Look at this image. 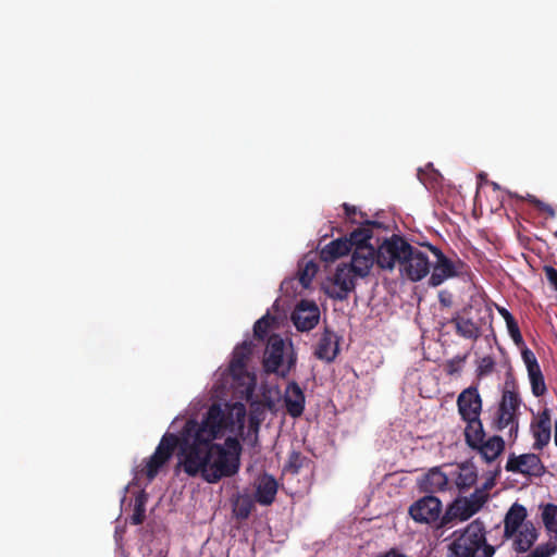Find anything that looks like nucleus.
Returning a JSON list of instances; mask_svg holds the SVG:
<instances>
[{"instance_id":"nucleus-6","label":"nucleus","mask_w":557,"mask_h":557,"mask_svg":"<svg viewBox=\"0 0 557 557\" xmlns=\"http://www.w3.org/2000/svg\"><path fill=\"white\" fill-rule=\"evenodd\" d=\"M409 247V243L399 235L385 238L376 249V265L381 270L392 271L397 264L401 268L403 257Z\"/></svg>"},{"instance_id":"nucleus-29","label":"nucleus","mask_w":557,"mask_h":557,"mask_svg":"<svg viewBox=\"0 0 557 557\" xmlns=\"http://www.w3.org/2000/svg\"><path fill=\"white\" fill-rule=\"evenodd\" d=\"M148 502V494L145 491L137 493L134 499L133 515L131 516V523L134 525L141 524L146 519V504Z\"/></svg>"},{"instance_id":"nucleus-4","label":"nucleus","mask_w":557,"mask_h":557,"mask_svg":"<svg viewBox=\"0 0 557 557\" xmlns=\"http://www.w3.org/2000/svg\"><path fill=\"white\" fill-rule=\"evenodd\" d=\"M253 344L251 341H244L237 345L232 354L228 368L226 369V381L232 380L233 387L240 388V394L247 396L253 393L256 377L247 370V361L252 354Z\"/></svg>"},{"instance_id":"nucleus-34","label":"nucleus","mask_w":557,"mask_h":557,"mask_svg":"<svg viewBox=\"0 0 557 557\" xmlns=\"http://www.w3.org/2000/svg\"><path fill=\"white\" fill-rule=\"evenodd\" d=\"M317 272L318 265L312 261L307 262L305 267L299 271L300 284L306 288L309 287Z\"/></svg>"},{"instance_id":"nucleus-51","label":"nucleus","mask_w":557,"mask_h":557,"mask_svg":"<svg viewBox=\"0 0 557 557\" xmlns=\"http://www.w3.org/2000/svg\"><path fill=\"white\" fill-rule=\"evenodd\" d=\"M423 174H424V171L420 169V170L418 171V176H419V180H420V181H423Z\"/></svg>"},{"instance_id":"nucleus-15","label":"nucleus","mask_w":557,"mask_h":557,"mask_svg":"<svg viewBox=\"0 0 557 557\" xmlns=\"http://www.w3.org/2000/svg\"><path fill=\"white\" fill-rule=\"evenodd\" d=\"M374 263L376 264V250L374 247L359 246L354 249L348 267L355 272V275L363 278L370 274Z\"/></svg>"},{"instance_id":"nucleus-33","label":"nucleus","mask_w":557,"mask_h":557,"mask_svg":"<svg viewBox=\"0 0 557 557\" xmlns=\"http://www.w3.org/2000/svg\"><path fill=\"white\" fill-rule=\"evenodd\" d=\"M274 320L269 313L256 321L253 325V336L257 339L263 341L268 335L271 322Z\"/></svg>"},{"instance_id":"nucleus-3","label":"nucleus","mask_w":557,"mask_h":557,"mask_svg":"<svg viewBox=\"0 0 557 557\" xmlns=\"http://www.w3.org/2000/svg\"><path fill=\"white\" fill-rule=\"evenodd\" d=\"M449 544L453 557H493L496 548L487 543L486 529L483 521L475 519L470 522Z\"/></svg>"},{"instance_id":"nucleus-41","label":"nucleus","mask_w":557,"mask_h":557,"mask_svg":"<svg viewBox=\"0 0 557 557\" xmlns=\"http://www.w3.org/2000/svg\"><path fill=\"white\" fill-rule=\"evenodd\" d=\"M543 271L549 285L557 292V269L552 265H544Z\"/></svg>"},{"instance_id":"nucleus-9","label":"nucleus","mask_w":557,"mask_h":557,"mask_svg":"<svg viewBox=\"0 0 557 557\" xmlns=\"http://www.w3.org/2000/svg\"><path fill=\"white\" fill-rule=\"evenodd\" d=\"M505 469L508 472L535 478L542 476L546 471L545 466L536 454H522L519 456L511 454L508 457Z\"/></svg>"},{"instance_id":"nucleus-31","label":"nucleus","mask_w":557,"mask_h":557,"mask_svg":"<svg viewBox=\"0 0 557 557\" xmlns=\"http://www.w3.org/2000/svg\"><path fill=\"white\" fill-rule=\"evenodd\" d=\"M531 391L535 397H541L547 392V387L545 384L544 375L542 373L541 367H536L535 369H530L528 371Z\"/></svg>"},{"instance_id":"nucleus-13","label":"nucleus","mask_w":557,"mask_h":557,"mask_svg":"<svg viewBox=\"0 0 557 557\" xmlns=\"http://www.w3.org/2000/svg\"><path fill=\"white\" fill-rule=\"evenodd\" d=\"M426 248L436 258L433 264V271L429 280V284L431 286H438L445 280L456 276L458 274L455 263L450 259H448L440 248L432 246L430 244L426 245Z\"/></svg>"},{"instance_id":"nucleus-30","label":"nucleus","mask_w":557,"mask_h":557,"mask_svg":"<svg viewBox=\"0 0 557 557\" xmlns=\"http://www.w3.org/2000/svg\"><path fill=\"white\" fill-rule=\"evenodd\" d=\"M253 508V500L249 495H238L233 502V512L240 520L247 519Z\"/></svg>"},{"instance_id":"nucleus-28","label":"nucleus","mask_w":557,"mask_h":557,"mask_svg":"<svg viewBox=\"0 0 557 557\" xmlns=\"http://www.w3.org/2000/svg\"><path fill=\"white\" fill-rule=\"evenodd\" d=\"M539 508L546 531L553 534L555 542H557V505L552 503L541 504Z\"/></svg>"},{"instance_id":"nucleus-24","label":"nucleus","mask_w":557,"mask_h":557,"mask_svg":"<svg viewBox=\"0 0 557 557\" xmlns=\"http://www.w3.org/2000/svg\"><path fill=\"white\" fill-rule=\"evenodd\" d=\"M493 424L497 431L508 429L509 437L516 440L519 431V414L507 412L505 407L502 410L497 409Z\"/></svg>"},{"instance_id":"nucleus-18","label":"nucleus","mask_w":557,"mask_h":557,"mask_svg":"<svg viewBox=\"0 0 557 557\" xmlns=\"http://www.w3.org/2000/svg\"><path fill=\"white\" fill-rule=\"evenodd\" d=\"M277 482L273 475L262 474L256 485L255 500L262 506H270L277 494Z\"/></svg>"},{"instance_id":"nucleus-47","label":"nucleus","mask_w":557,"mask_h":557,"mask_svg":"<svg viewBox=\"0 0 557 557\" xmlns=\"http://www.w3.org/2000/svg\"><path fill=\"white\" fill-rule=\"evenodd\" d=\"M506 325H507V330H508L509 335H512V334H515V333L520 331L519 325H518L516 319L512 320V321L507 322Z\"/></svg>"},{"instance_id":"nucleus-26","label":"nucleus","mask_w":557,"mask_h":557,"mask_svg":"<svg viewBox=\"0 0 557 557\" xmlns=\"http://www.w3.org/2000/svg\"><path fill=\"white\" fill-rule=\"evenodd\" d=\"M352 251L349 247L347 237L337 238L325 245L320 251L321 260L325 262H333L337 258Z\"/></svg>"},{"instance_id":"nucleus-10","label":"nucleus","mask_w":557,"mask_h":557,"mask_svg":"<svg viewBox=\"0 0 557 557\" xmlns=\"http://www.w3.org/2000/svg\"><path fill=\"white\" fill-rule=\"evenodd\" d=\"M356 277L358 275H355L348 263L338 264L332 280L334 287L326 290L327 295L336 300H346L356 288Z\"/></svg>"},{"instance_id":"nucleus-37","label":"nucleus","mask_w":557,"mask_h":557,"mask_svg":"<svg viewBox=\"0 0 557 557\" xmlns=\"http://www.w3.org/2000/svg\"><path fill=\"white\" fill-rule=\"evenodd\" d=\"M467 355L456 356L453 359L446 361L444 370L448 375H454L460 372L461 364L466 361Z\"/></svg>"},{"instance_id":"nucleus-44","label":"nucleus","mask_w":557,"mask_h":557,"mask_svg":"<svg viewBox=\"0 0 557 557\" xmlns=\"http://www.w3.org/2000/svg\"><path fill=\"white\" fill-rule=\"evenodd\" d=\"M469 500L474 504H480V508L483 506V504L486 500V497L479 494V491H475L471 494Z\"/></svg>"},{"instance_id":"nucleus-11","label":"nucleus","mask_w":557,"mask_h":557,"mask_svg":"<svg viewBox=\"0 0 557 557\" xmlns=\"http://www.w3.org/2000/svg\"><path fill=\"white\" fill-rule=\"evenodd\" d=\"M441 513L442 503L437 497L433 495H428L420 498L409 508V515L411 518L414 521L421 523L432 524L440 519Z\"/></svg>"},{"instance_id":"nucleus-17","label":"nucleus","mask_w":557,"mask_h":557,"mask_svg":"<svg viewBox=\"0 0 557 557\" xmlns=\"http://www.w3.org/2000/svg\"><path fill=\"white\" fill-rule=\"evenodd\" d=\"M305 394L296 382L287 384L284 393V404L287 413L293 418H298L305 410Z\"/></svg>"},{"instance_id":"nucleus-36","label":"nucleus","mask_w":557,"mask_h":557,"mask_svg":"<svg viewBox=\"0 0 557 557\" xmlns=\"http://www.w3.org/2000/svg\"><path fill=\"white\" fill-rule=\"evenodd\" d=\"M458 520L455 509L451 505L448 506L444 515H440V519L434 522L436 528H448L454 521Z\"/></svg>"},{"instance_id":"nucleus-48","label":"nucleus","mask_w":557,"mask_h":557,"mask_svg":"<svg viewBox=\"0 0 557 557\" xmlns=\"http://www.w3.org/2000/svg\"><path fill=\"white\" fill-rule=\"evenodd\" d=\"M511 339L513 341V343L517 345V346H523L524 345V341H523V337L521 335V332H517L512 335H510Z\"/></svg>"},{"instance_id":"nucleus-23","label":"nucleus","mask_w":557,"mask_h":557,"mask_svg":"<svg viewBox=\"0 0 557 557\" xmlns=\"http://www.w3.org/2000/svg\"><path fill=\"white\" fill-rule=\"evenodd\" d=\"M505 405V410L507 412H513L520 414V407L522 405V399L517 391V386L515 382H505V386L503 389L502 398L498 404V410H502Z\"/></svg>"},{"instance_id":"nucleus-50","label":"nucleus","mask_w":557,"mask_h":557,"mask_svg":"<svg viewBox=\"0 0 557 557\" xmlns=\"http://www.w3.org/2000/svg\"><path fill=\"white\" fill-rule=\"evenodd\" d=\"M555 445L557 446V421L555 422V435H554Z\"/></svg>"},{"instance_id":"nucleus-38","label":"nucleus","mask_w":557,"mask_h":557,"mask_svg":"<svg viewBox=\"0 0 557 557\" xmlns=\"http://www.w3.org/2000/svg\"><path fill=\"white\" fill-rule=\"evenodd\" d=\"M494 367H495V361L491 356H485V357L481 358V360L479 361V364H478V369H476L478 376L483 377V376L491 374L494 370Z\"/></svg>"},{"instance_id":"nucleus-32","label":"nucleus","mask_w":557,"mask_h":557,"mask_svg":"<svg viewBox=\"0 0 557 557\" xmlns=\"http://www.w3.org/2000/svg\"><path fill=\"white\" fill-rule=\"evenodd\" d=\"M451 506L458 516V520L460 521L468 520L480 510V504L471 503L469 498H465L463 500H456L451 504Z\"/></svg>"},{"instance_id":"nucleus-49","label":"nucleus","mask_w":557,"mask_h":557,"mask_svg":"<svg viewBox=\"0 0 557 557\" xmlns=\"http://www.w3.org/2000/svg\"><path fill=\"white\" fill-rule=\"evenodd\" d=\"M431 176L433 181H437V177L440 176V173L436 170L431 171Z\"/></svg>"},{"instance_id":"nucleus-22","label":"nucleus","mask_w":557,"mask_h":557,"mask_svg":"<svg viewBox=\"0 0 557 557\" xmlns=\"http://www.w3.org/2000/svg\"><path fill=\"white\" fill-rule=\"evenodd\" d=\"M359 224L360 227L354 230L347 237V240H349V247L352 251L359 246H372L369 244V240L373 236L372 228L381 226L379 222L369 220H364V222Z\"/></svg>"},{"instance_id":"nucleus-2","label":"nucleus","mask_w":557,"mask_h":557,"mask_svg":"<svg viewBox=\"0 0 557 557\" xmlns=\"http://www.w3.org/2000/svg\"><path fill=\"white\" fill-rule=\"evenodd\" d=\"M503 522V541H511V549L517 554L529 552L539 539V530L528 520V510L522 504L513 503Z\"/></svg>"},{"instance_id":"nucleus-14","label":"nucleus","mask_w":557,"mask_h":557,"mask_svg":"<svg viewBox=\"0 0 557 557\" xmlns=\"http://www.w3.org/2000/svg\"><path fill=\"white\" fill-rule=\"evenodd\" d=\"M458 412L462 420L475 419L482 411V398L478 387L469 386L457 398Z\"/></svg>"},{"instance_id":"nucleus-43","label":"nucleus","mask_w":557,"mask_h":557,"mask_svg":"<svg viewBox=\"0 0 557 557\" xmlns=\"http://www.w3.org/2000/svg\"><path fill=\"white\" fill-rule=\"evenodd\" d=\"M343 208H344V211H345V215L346 218L354 224H359V223H362L363 221H359L356 219V215H357V208L355 206H351V205H348V203H344L343 205Z\"/></svg>"},{"instance_id":"nucleus-40","label":"nucleus","mask_w":557,"mask_h":557,"mask_svg":"<svg viewBox=\"0 0 557 557\" xmlns=\"http://www.w3.org/2000/svg\"><path fill=\"white\" fill-rule=\"evenodd\" d=\"M521 356L528 371L540 366L534 352L529 348L524 347L521 351Z\"/></svg>"},{"instance_id":"nucleus-20","label":"nucleus","mask_w":557,"mask_h":557,"mask_svg":"<svg viewBox=\"0 0 557 557\" xmlns=\"http://www.w3.org/2000/svg\"><path fill=\"white\" fill-rule=\"evenodd\" d=\"M447 486L448 476L437 467L429 470V472L420 481V488L425 493L433 494L443 492L446 491Z\"/></svg>"},{"instance_id":"nucleus-52","label":"nucleus","mask_w":557,"mask_h":557,"mask_svg":"<svg viewBox=\"0 0 557 557\" xmlns=\"http://www.w3.org/2000/svg\"><path fill=\"white\" fill-rule=\"evenodd\" d=\"M238 414H242L243 417L245 416V408L244 406H240V408L238 409Z\"/></svg>"},{"instance_id":"nucleus-7","label":"nucleus","mask_w":557,"mask_h":557,"mask_svg":"<svg viewBox=\"0 0 557 557\" xmlns=\"http://www.w3.org/2000/svg\"><path fill=\"white\" fill-rule=\"evenodd\" d=\"M431 267L432 262L428 253L421 248L409 244L406 255L403 257L399 271L401 275H405L408 280L419 282L430 273Z\"/></svg>"},{"instance_id":"nucleus-8","label":"nucleus","mask_w":557,"mask_h":557,"mask_svg":"<svg viewBox=\"0 0 557 557\" xmlns=\"http://www.w3.org/2000/svg\"><path fill=\"white\" fill-rule=\"evenodd\" d=\"M472 306H466L455 312L449 323L455 326V332L458 336L478 341L482 336V319L474 320L472 317Z\"/></svg>"},{"instance_id":"nucleus-5","label":"nucleus","mask_w":557,"mask_h":557,"mask_svg":"<svg viewBox=\"0 0 557 557\" xmlns=\"http://www.w3.org/2000/svg\"><path fill=\"white\" fill-rule=\"evenodd\" d=\"M284 355V339L277 334H272L268 339V345L264 352L263 366L265 371L269 373H277L285 377L296 363V355L292 350L288 355L286 364H284L283 361Z\"/></svg>"},{"instance_id":"nucleus-42","label":"nucleus","mask_w":557,"mask_h":557,"mask_svg":"<svg viewBox=\"0 0 557 557\" xmlns=\"http://www.w3.org/2000/svg\"><path fill=\"white\" fill-rule=\"evenodd\" d=\"M530 201L535 206L536 209H539L540 211L542 212H545L547 213L549 216H554L555 215V210L554 208L548 205V203H545L539 199H536L534 196H531L530 198Z\"/></svg>"},{"instance_id":"nucleus-19","label":"nucleus","mask_w":557,"mask_h":557,"mask_svg":"<svg viewBox=\"0 0 557 557\" xmlns=\"http://www.w3.org/2000/svg\"><path fill=\"white\" fill-rule=\"evenodd\" d=\"M338 350L339 348L336 335L325 327L315 348V357L320 360L331 362L336 358Z\"/></svg>"},{"instance_id":"nucleus-45","label":"nucleus","mask_w":557,"mask_h":557,"mask_svg":"<svg viewBox=\"0 0 557 557\" xmlns=\"http://www.w3.org/2000/svg\"><path fill=\"white\" fill-rule=\"evenodd\" d=\"M500 473V468L498 467L496 470H495V473L494 475H492L490 479L486 480V482L484 483L483 485V488L484 490H491L494 485H495V479L496 476Z\"/></svg>"},{"instance_id":"nucleus-21","label":"nucleus","mask_w":557,"mask_h":557,"mask_svg":"<svg viewBox=\"0 0 557 557\" xmlns=\"http://www.w3.org/2000/svg\"><path fill=\"white\" fill-rule=\"evenodd\" d=\"M451 478L459 491L469 490L476 482V468L470 462L458 465L451 472Z\"/></svg>"},{"instance_id":"nucleus-16","label":"nucleus","mask_w":557,"mask_h":557,"mask_svg":"<svg viewBox=\"0 0 557 557\" xmlns=\"http://www.w3.org/2000/svg\"><path fill=\"white\" fill-rule=\"evenodd\" d=\"M531 432L534 437L533 448L542 450L550 441L552 437V418L550 410L544 408L531 423Z\"/></svg>"},{"instance_id":"nucleus-1","label":"nucleus","mask_w":557,"mask_h":557,"mask_svg":"<svg viewBox=\"0 0 557 557\" xmlns=\"http://www.w3.org/2000/svg\"><path fill=\"white\" fill-rule=\"evenodd\" d=\"M233 424L232 414L223 410L220 405L213 404L201 422L188 419L180 435L165 433L154 453L145 460L139 472L151 482L180 447L181 463L187 475L200 474L210 484L234 476L240 468L239 441L228 436L223 445L213 443L214 440L221 438Z\"/></svg>"},{"instance_id":"nucleus-27","label":"nucleus","mask_w":557,"mask_h":557,"mask_svg":"<svg viewBox=\"0 0 557 557\" xmlns=\"http://www.w3.org/2000/svg\"><path fill=\"white\" fill-rule=\"evenodd\" d=\"M467 426L465 429L466 443L469 447L475 448L485 438V432L480 417L475 419L465 420Z\"/></svg>"},{"instance_id":"nucleus-12","label":"nucleus","mask_w":557,"mask_h":557,"mask_svg":"<svg viewBox=\"0 0 557 557\" xmlns=\"http://www.w3.org/2000/svg\"><path fill=\"white\" fill-rule=\"evenodd\" d=\"M319 307L310 300H300L292 313V321L300 332L311 331L319 323Z\"/></svg>"},{"instance_id":"nucleus-35","label":"nucleus","mask_w":557,"mask_h":557,"mask_svg":"<svg viewBox=\"0 0 557 557\" xmlns=\"http://www.w3.org/2000/svg\"><path fill=\"white\" fill-rule=\"evenodd\" d=\"M556 550V545L547 542L536 546L527 557H552Z\"/></svg>"},{"instance_id":"nucleus-39","label":"nucleus","mask_w":557,"mask_h":557,"mask_svg":"<svg viewBox=\"0 0 557 557\" xmlns=\"http://www.w3.org/2000/svg\"><path fill=\"white\" fill-rule=\"evenodd\" d=\"M302 467V457H301V454L298 453V451H292L289 457H288V461H287V465H286V469L290 472V473H298L299 469Z\"/></svg>"},{"instance_id":"nucleus-25","label":"nucleus","mask_w":557,"mask_h":557,"mask_svg":"<svg viewBox=\"0 0 557 557\" xmlns=\"http://www.w3.org/2000/svg\"><path fill=\"white\" fill-rule=\"evenodd\" d=\"M474 449L479 451L486 462H492L504 451L505 442L500 436L494 435L487 441H482Z\"/></svg>"},{"instance_id":"nucleus-46","label":"nucleus","mask_w":557,"mask_h":557,"mask_svg":"<svg viewBox=\"0 0 557 557\" xmlns=\"http://www.w3.org/2000/svg\"><path fill=\"white\" fill-rule=\"evenodd\" d=\"M497 309H498L499 314L504 318L506 323L515 320L513 315L506 308L498 307Z\"/></svg>"}]
</instances>
